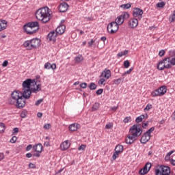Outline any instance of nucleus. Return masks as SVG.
<instances>
[{"instance_id":"obj_50","label":"nucleus","mask_w":175,"mask_h":175,"mask_svg":"<svg viewBox=\"0 0 175 175\" xmlns=\"http://www.w3.org/2000/svg\"><path fill=\"white\" fill-rule=\"evenodd\" d=\"M85 147L86 146L85 145H81L79 148H78V150L79 151H81V150H82V151H84V150H85Z\"/></svg>"},{"instance_id":"obj_63","label":"nucleus","mask_w":175,"mask_h":175,"mask_svg":"<svg viewBox=\"0 0 175 175\" xmlns=\"http://www.w3.org/2000/svg\"><path fill=\"white\" fill-rule=\"evenodd\" d=\"M32 154L31 153H27L26 154V158H31L32 157Z\"/></svg>"},{"instance_id":"obj_55","label":"nucleus","mask_w":175,"mask_h":175,"mask_svg":"<svg viewBox=\"0 0 175 175\" xmlns=\"http://www.w3.org/2000/svg\"><path fill=\"white\" fill-rule=\"evenodd\" d=\"M132 70H133V68H130L129 70L126 71L124 74L123 76H125V75H129Z\"/></svg>"},{"instance_id":"obj_53","label":"nucleus","mask_w":175,"mask_h":175,"mask_svg":"<svg viewBox=\"0 0 175 175\" xmlns=\"http://www.w3.org/2000/svg\"><path fill=\"white\" fill-rule=\"evenodd\" d=\"M29 169H36V165H35V164L30 163L29 164Z\"/></svg>"},{"instance_id":"obj_30","label":"nucleus","mask_w":175,"mask_h":175,"mask_svg":"<svg viewBox=\"0 0 175 175\" xmlns=\"http://www.w3.org/2000/svg\"><path fill=\"white\" fill-rule=\"evenodd\" d=\"M155 131V127H151L149 130H148L145 133L151 137V133Z\"/></svg>"},{"instance_id":"obj_20","label":"nucleus","mask_w":175,"mask_h":175,"mask_svg":"<svg viewBox=\"0 0 175 175\" xmlns=\"http://www.w3.org/2000/svg\"><path fill=\"white\" fill-rule=\"evenodd\" d=\"M139 24L138 21L136 18H133L129 21V25L130 28H136Z\"/></svg>"},{"instance_id":"obj_4","label":"nucleus","mask_w":175,"mask_h":175,"mask_svg":"<svg viewBox=\"0 0 175 175\" xmlns=\"http://www.w3.org/2000/svg\"><path fill=\"white\" fill-rule=\"evenodd\" d=\"M23 31L27 33V35H33L39 31V23L38 21L29 22L24 25Z\"/></svg>"},{"instance_id":"obj_41","label":"nucleus","mask_w":175,"mask_h":175,"mask_svg":"<svg viewBox=\"0 0 175 175\" xmlns=\"http://www.w3.org/2000/svg\"><path fill=\"white\" fill-rule=\"evenodd\" d=\"M118 155H120V153H118V152H116L113 153V154L112 155V158L115 161V159H117V158H118Z\"/></svg>"},{"instance_id":"obj_13","label":"nucleus","mask_w":175,"mask_h":175,"mask_svg":"<svg viewBox=\"0 0 175 175\" xmlns=\"http://www.w3.org/2000/svg\"><path fill=\"white\" fill-rule=\"evenodd\" d=\"M169 59H170V57H165L163 59V66L161 68V70H163L164 69H170L172 68V64H170Z\"/></svg>"},{"instance_id":"obj_17","label":"nucleus","mask_w":175,"mask_h":175,"mask_svg":"<svg viewBox=\"0 0 175 175\" xmlns=\"http://www.w3.org/2000/svg\"><path fill=\"white\" fill-rule=\"evenodd\" d=\"M68 5L66 3H62L59 6L60 13H65L68 10Z\"/></svg>"},{"instance_id":"obj_32","label":"nucleus","mask_w":175,"mask_h":175,"mask_svg":"<svg viewBox=\"0 0 175 175\" xmlns=\"http://www.w3.org/2000/svg\"><path fill=\"white\" fill-rule=\"evenodd\" d=\"M132 6V4L131 3H126V4H122L120 5V8H122V9H129Z\"/></svg>"},{"instance_id":"obj_52","label":"nucleus","mask_w":175,"mask_h":175,"mask_svg":"<svg viewBox=\"0 0 175 175\" xmlns=\"http://www.w3.org/2000/svg\"><path fill=\"white\" fill-rule=\"evenodd\" d=\"M43 101V98L39 99L38 100H37L35 103L36 106H39V105H40V103H42Z\"/></svg>"},{"instance_id":"obj_42","label":"nucleus","mask_w":175,"mask_h":175,"mask_svg":"<svg viewBox=\"0 0 175 175\" xmlns=\"http://www.w3.org/2000/svg\"><path fill=\"white\" fill-rule=\"evenodd\" d=\"M124 66L126 68H128L129 66H131V63H129V61L126 60L124 62Z\"/></svg>"},{"instance_id":"obj_7","label":"nucleus","mask_w":175,"mask_h":175,"mask_svg":"<svg viewBox=\"0 0 175 175\" xmlns=\"http://www.w3.org/2000/svg\"><path fill=\"white\" fill-rule=\"evenodd\" d=\"M42 150L43 146L42 145V144H38L34 145L33 146V151L37 153H33V157H37L38 158H39V157H40V153L42 152Z\"/></svg>"},{"instance_id":"obj_35","label":"nucleus","mask_w":175,"mask_h":175,"mask_svg":"<svg viewBox=\"0 0 175 175\" xmlns=\"http://www.w3.org/2000/svg\"><path fill=\"white\" fill-rule=\"evenodd\" d=\"M96 87H98L96 85V84H95V83H91L90 84V85L88 86V88H90V90H95L96 88Z\"/></svg>"},{"instance_id":"obj_22","label":"nucleus","mask_w":175,"mask_h":175,"mask_svg":"<svg viewBox=\"0 0 175 175\" xmlns=\"http://www.w3.org/2000/svg\"><path fill=\"white\" fill-rule=\"evenodd\" d=\"M8 27V21L5 20H1L0 21V32L1 31H3L4 29H6Z\"/></svg>"},{"instance_id":"obj_40","label":"nucleus","mask_w":175,"mask_h":175,"mask_svg":"<svg viewBox=\"0 0 175 175\" xmlns=\"http://www.w3.org/2000/svg\"><path fill=\"white\" fill-rule=\"evenodd\" d=\"M165 2L161 1V2L158 3L157 4V8H164V7H165Z\"/></svg>"},{"instance_id":"obj_8","label":"nucleus","mask_w":175,"mask_h":175,"mask_svg":"<svg viewBox=\"0 0 175 175\" xmlns=\"http://www.w3.org/2000/svg\"><path fill=\"white\" fill-rule=\"evenodd\" d=\"M119 25L116 22H111L107 26V31L110 33H116L118 31Z\"/></svg>"},{"instance_id":"obj_26","label":"nucleus","mask_w":175,"mask_h":175,"mask_svg":"<svg viewBox=\"0 0 175 175\" xmlns=\"http://www.w3.org/2000/svg\"><path fill=\"white\" fill-rule=\"evenodd\" d=\"M79 126H80V124H72L69 126V130L71 131V132H75V131L79 129Z\"/></svg>"},{"instance_id":"obj_33","label":"nucleus","mask_w":175,"mask_h":175,"mask_svg":"<svg viewBox=\"0 0 175 175\" xmlns=\"http://www.w3.org/2000/svg\"><path fill=\"white\" fill-rule=\"evenodd\" d=\"M128 54V50H125L124 51L120 52L118 53V57H123V55H126Z\"/></svg>"},{"instance_id":"obj_58","label":"nucleus","mask_w":175,"mask_h":175,"mask_svg":"<svg viewBox=\"0 0 175 175\" xmlns=\"http://www.w3.org/2000/svg\"><path fill=\"white\" fill-rule=\"evenodd\" d=\"M105 80L103 78H101L99 81H98V84H100L101 85H103V83H105Z\"/></svg>"},{"instance_id":"obj_45","label":"nucleus","mask_w":175,"mask_h":175,"mask_svg":"<svg viewBox=\"0 0 175 175\" xmlns=\"http://www.w3.org/2000/svg\"><path fill=\"white\" fill-rule=\"evenodd\" d=\"M173 152H174V150H171L170 152H169L167 155L165 156V159H170V155H172V154H173Z\"/></svg>"},{"instance_id":"obj_64","label":"nucleus","mask_w":175,"mask_h":175,"mask_svg":"<svg viewBox=\"0 0 175 175\" xmlns=\"http://www.w3.org/2000/svg\"><path fill=\"white\" fill-rule=\"evenodd\" d=\"M171 118H172V119L174 121L175 120V111H174V113H172Z\"/></svg>"},{"instance_id":"obj_47","label":"nucleus","mask_w":175,"mask_h":175,"mask_svg":"<svg viewBox=\"0 0 175 175\" xmlns=\"http://www.w3.org/2000/svg\"><path fill=\"white\" fill-rule=\"evenodd\" d=\"M10 142V143H16L17 142V137L13 136Z\"/></svg>"},{"instance_id":"obj_37","label":"nucleus","mask_w":175,"mask_h":175,"mask_svg":"<svg viewBox=\"0 0 175 175\" xmlns=\"http://www.w3.org/2000/svg\"><path fill=\"white\" fill-rule=\"evenodd\" d=\"M99 109V103H96L92 107V111H95V110H98Z\"/></svg>"},{"instance_id":"obj_11","label":"nucleus","mask_w":175,"mask_h":175,"mask_svg":"<svg viewBox=\"0 0 175 175\" xmlns=\"http://www.w3.org/2000/svg\"><path fill=\"white\" fill-rule=\"evenodd\" d=\"M43 9H44V7L38 9L35 14L37 20H39V21H42V23H44V12H43Z\"/></svg>"},{"instance_id":"obj_61","label":"nucleus","mask_w":175,"mask_h":175,"mask_svg":"<svg viewBox=\"0 0 175 175\" xmlns=\"http://www.w3.org/2000/svg\"><path fill=\"white\" fill-rule=\"evenodd\" d=\"M9 64V62L7 61V60H5L4 62H3V63L2 64V66H3V67H6V66H8V64Z\"/></svg>"},{"instance_id":"obj_43","label":"nucleus","mask_w":175,"mask_h":175,"mask_svg":"<svg viewBox=\"0 0 175 175\" xmlns=\"http://www.w3.org/2000/svg\"><path fill=\"white\" fill-rule=\"evenodd\" d=\"M169 57H170V58H174L175 57V51H170L169 52Z\"/></svg>"},{"instance_id":"obj_15","label":"nucleus","mask_w":175,"mask_h":175,"mask_svg":"<svg viewBox=\"0 0 175 175\" xmlns=\"http://www.w3.org/2000/svg\"><path fill=\"white\" fill-rule=\"evenodd\" d=\"M30 42H31V47L33 49H38L40 46V39L39 38H33Z\"/></svg>"},{"instance_id":"obj_46","label":"nucleus","mask_w":175,"mask_h":175,"mask_svg":"<svg viewBox=\"0 0 175 175\" xmlns=\"http://www.w3.org/2000/svg\"><path fill=\"white\" fill-rule=\"evenodd\" d=\"M113 126V123H108L105 125V129H111V128Z\"/></svg>"},{"instance_id":"obj_18","label":"nucleus","mask_w":175,"mask_h":175,"mask_svg":"<svg viewBox=\"0 0 175 175\" xmlns=\"http://www.w3.org/2000/svg\"><path fill=\"white\" fill-rule=\"evenodd\" d=\"M143 13V10H140V8H135L133 12V17H137V16H139V18H142Z\"/></svg>"},{"instance_id":"obj_39","label":"nucleus","mask_w":175,"mask_h":175,"mask_svg":"<svg viewBox=\"0 0 175 175\" xmlns=\"http://www.w3.org/2000/svg\"><path fill=\"white\" fill-rule=\"evenodd\" d=\"M163 60H161V61H160L159 62V64H158V65H157V69L159 70H161V68H162L163 66Z\"/></svg>"},{"instance_id":"obj_44","label":"nucleus","mask_w":175,"mask_h":175,"mask_svg":"<svg viewBox=\"0 0 175 175\" xmlns=\"http://www.w3.org/2000/svg\"><path fill=\"white\" fill-rule=\"evenodd\" d=\"M131 116H127L126 117L124 120H123V122H124V124H127V122H129V121H131Z\"/></svg>"},{"instance_id":"obj_49","label":"nucleus","mask_w":175,"mask_h":175,"mask_svg":"<svg viewBox=\"0 0 175 175\" xmlns=\"http://www.w3.org/2000/svg\"><path fill=\"white\" fill-rule=\"evenodd\" d=\"M150 109H152V105L148 104L147 106L144 108V110H147V111H148V110Z\"/></svg>"},{"instance_id":"obj_12","label":"nucleus","mask_w":175,"mask_h":175,"mask_svg":"<svg viewBox=\"0 0 175 175\" xmlns=\"http://www.w3.org/2000/svg\"><path fill=\"white\" fill-rule=\"evenodd\" d=\"M150 169H151V163H146L144 167L139 170V173L141 175L147 174V173L150 172Z\"/></svg>"},{"instance_id":"obj_23","label":"nucleus","mask_w":175,"mask_h":175,"mask_svg":"<svg viewBox=\"0 0 175 175\" xmlns=\"http://www.w3.org/2000/svg\"><path fill=\"white\" fill-rule=\"evenodd\" d=\"M70 147V144L68 142V141L64 142L61 145H60V148L62 150V151H66V150H68Z\"/></svg>"},{"instance_id":"obj_57","label":"nucleus","mask_w":175,"mask_h":175,"mask_svg":"<svg viewBox=\"0 0 175 175\" xmlns=\"http://www.w3.org/2000/svg\"><path fill=\"white\" fill-rule=\"evenodd\" d=\"M81 88H87V83H82L80 84Z\"/></svg>"},{"instance_id":"obj_21","label":"nucleus","mask_w":175,"mask_h":175,"mask_svg":"<svg viewBox=\"0 0 175 175\" xmlns=\"http://www.w3.org/2000/svg\"><path fill=\"white\" fill-rule=\"evenodd\" d=\"M110 76H111V72L110 71V70H105L101 74V77H105V79H106L107 80H109V79H110Z\"/></svg>"},{"instance_id":"obj_3","label":"nucleus","mask_w":175,"mask_h":175,"mask_svg":"<svg viewBox=\"0 0 175 175\" xmlns=\"http://www.w3.org/2000/svg\"><path fill=\"white\" fill-rule=\"evenodd\" d=\"M129 132L130 134L126 137V144H133V143H135V142H136V137H137V136H140L143 131H142L139 124H133L131 127Z\"/></svg>"},{"instance_id":"obj_34","label":"nucleus","mask_w":175,"mask_h":175,"mask_svg":"<svg viewBox=\"0 0 175 175\" xmlns=\"http://www.w3.org/2000/svg\"><path fill=\"white\" fill-rule=\"evenodd\" d=\"M45 140L44 146H46V147H50V137H46Z\"/></svg>"},{"instance_id":"obj_48","label":"nucleus","mask_w":175,"mask_h":175,"mask_svg":"<svg viewBox=\"0 0 175 175\" xmlns=\"http://www.w3.org/2000/svg\"><path fill=\"white\" fill-rule=\"evenodd\" d=\"M114 84L116 85H118L119 84H121V79H118L114 80Z\"/></svg>"},{"instance_id":"obj_56","label":"nucleus","mask_w":175,"mask_h":175,"mask_svg":"<svg viewBox=\"0 0 175 175\" xmlns=\"http://www.w3.org/2000/svg\"><path fill=\"white\" fill-rule=\"evenodd\" d=\"M12 133H13V135H15V133H18V128H17V127L14 128L13 131H12Z\"/></svg>"},{"instance_id":"obj_59","label":"nucleus","mask_w":175,"mask_h":175,"mask_svg":"<svg viewBox=\"0 0 175 175\" xmlns=\"http://www.w3.org/2000/svg\"><path fill=\"white\" fill-rule=\"evenodd\" d=\"M148 123H149L148 121L146 122L145 123H143L142 124V127L144 128V129L147 128V126H148Z\"/></svg>"},{"instance_id":"obj_25","label":"nucleus","mask_w":175,"mask_h":175,"mask_svg":"<svg viewBox=\"0 0 175 175\" xmlns=\"http://www.w3.org/2000/svg\"><path fill=\"white\" fill-rule=\"evenodd\" d=\"M45 69H52L53 70L57 69V65L55 64L46 63L44 65Z\"/></svg>"},{"instance_id":"obj_51","label":"nucleus","mask_w":175,"mask_h":175,"mask_svg":"<svg viewBox=\"0 0 175 175\" xmlns=\"http://www.w3.org/2000/svg\"><path fill=\"white\" fill-rule=\"evenodd\" d=\"M103 93V89H99L96 92V95H102Z\"/></svg>"},{"instance_id":"obj_5","label":"nucleus","mask_w":175,"mask_h":175,"mask_svg":"<svg viewBox=\"0 0 175 175\" xmlns=\"http://www.w3.org/2000/svg\"><path fill=\"white\" fill-rule=\"evenodd\" d=\"M155 175H170V167L161 165L155 170Z\"/></svg>"},{"instance_id":"obj_24","label":"nucleus","mask_w":175,"mask_h":175,"mask_svg":"<svg viewBox=\"0 0 175 175\" xmlns=\"http://www.w3.org/2000/svg\"><path fill=\"white\" fill-rule=\"evenodd\" d=\"M23 46L27 49V50H32L33 47L31 46V40H27L23 43Z\"/></svg>"},{"instance_id":"obj_1","label":"nucleus","mask_w":175,"mask_h":175,"mask_svg":"<svg viewBox=\"0 0 175 175\" xmlns=\"http://www.w3.org/2000/svg\"><path fill=\"white\" fill-rule=\"evenodd\" d=\"M31 96L20 91H14L11 94V98L8 99L10 105H16L17 109H23L25 107L26 99H29Z\"/></svg>"},{"instance_id":"obj_6","label":"nucleus","mask_w":175,"mask_h":175,"mask_svg":"<svg viewBox=\"0 0 175 175\" xmlns=\"http://www.w3.org/2000/svg\"><path fill=\"white\" fill-rule=\"evenodd\" d=\"M166 91H167V88L165 85H163L160 87L159 89L155 90L152 92L151 95L153 97L155 96H163L166 94Z\"/></svg>"},{"instance_id":"obj_31","label":"nucleus","mask_w":175,"mask_h":175,"mask_svg":"<svg viewBox=\"0 0 175 175\" xmlns=\"http://www.w3.org/2000/svg\"><path fill=\"white\" fill-rule=\"evenodd\" d=\"M52 128H53V125L50 123H47L44 124V129H46V131H51Z\"/></svg>"},{"instance_id":"obj_38","label":"nucleus","mask_w":175,"mask_h":175,"mask_svg":"<svg viewBox=\"0 0 175 175\" xmlns=\"http://www.w3.org/2000/svg\"><path fill=\"white\" fill-rule=\"evenodd\" d=\"M168 58H170V59H168L170 65H175V57H168Z\"/></svg>"},{"instance_id":"obj_10","label":"nucleus","mask_w":175,"mask_h":175,"mask_svg":"<svg viewBox=\"0 0 175 175\" xmlns=\"http://www.w3.org/2000/svg\"><path fill=\"white\" fill-rule=\"evenodd\" d=\"M125 18H129V14L128 12H125L124 14L118 16L113 23H116L118 25H121L124 24V20Z\"/></svg>"},{"instance_id":"obj_2","label":"nucleus","mask_w":175,"mask_h":175,"mask_svg":"<svg viewBox=\"0 0 175 175\" xmlns=\"http://www.w3.org/2000/svg\"><path fill=\"white\" fill-rule=\"evenodd\" d=\"M23 89L22 93L26 94L31 96L32 92H36L39 90V85L36 83L35 79H27L22 83Z\"/></svg>"},{"instance_id":"obj_28","label":"nucleus","mask_w":175,"mask_h":175,"mask_svg":"<svg viewBox=\"0 0 175 175\" xmlns=\"http://www.w3.org/2000/svg\"><path fill=\"white\" fill-rule=\"evenodd\" d=\"M144 118H146V116L141 115L136 118L135 122H137V124H139V122H142L143 120H144Z\"/></svg>"},{"instance_id":"obj_16","label":"nucleus","mask_w":175,"mask_h":175,"mask_svg":"<svg viewBox=\"0 0 175 175\" xmlns=\"http://www.w3.org/2000/svg\"><path fill=\"white\" fill-rule=\"evenodd\" d=\"M66 27L65 25H61L60 26H58L55 29V35H62L65 32Z\"/></svg>"},{"instance_id":"obj_60","label":"nucleus","mask_w":175,"mask_h":175,"mask_svg":"<svg viewBox=\"0 0 175 175\" xmlns=\"http://www.w3.org/2000/svg\"><path fill=\"white\" fill-rule=\"evenodd\" d=\"M32 145L29 144L26 147V151H30L32 149Z\"/></svg>"},{"instance_id":"obj_36","label":"nucleus","mask_w":175,"mask_h":175,"mask_svg":"<svg viewBox=\"0 0 175 175\" xmlns=\"http://www.w3.org/2000/svg\"><path fill=\"white\" fill-rule=\"evenodd\" d=\"M5 131V123H0V133H3Z\"/></svg>"},{"instance_id":"obj_62","label":"nucleus","mask_w":175,"mask_h":175,"mask_svg":"<svg viewBox=\"0 0 175 175\" xmlns=\"http://www.w3.org/2000/svg\"><path fill=\"white\" fill-rule=\"evenodd\" d=\"M95 42V41L94 40H91L89 42L88 44L90 47H92V44H94V43Z\"/></svg>"},{"instance_id":"obj_9","label":"nucleus","mask_w":175,"mask_h":175,"mask_svg":"<svg viewBox=\"0 0 175 175\" xmlns=\"http://www.w3.org/2000/svg\"><path fill=\"white\" fill-rule=\"evenodd\" d=\"M44 23L46 24V23H49V20H51L53 17V12L47 6L44 7Z\"/></svg>"},{"instance_id":"obj_27","label":"nucleus","mask_w":175,"mask_h":175,"mask_svg":"<svg viewBox=\"0 0 175 175\" xmlns=\"http://www.w3.org/2000/svg\"><path fill=\"white\" fill-rule=\"evenodd\" d=\"M115 151L116 152H118L119 154H121V152H122V151H124V146L122 145L116 146V147L115 148Z\"/></svg>"},{"instance_id":"obj_19","label":"nucleus","mask_w":175,"mask_h":175,"mask_svg":"<svg viewBox=\"0 0 175 175\" xmlns=\"http://www.w3.org/2000/svg\"><path fill=\"white\" fill-rule=\"evenodd\" d=\"M150 139H151V137L150 135H148V134H146V133H144V134L140 139V143H142V144H146V143H147L148 140H150Z\"/></svg>"},{"instance_id":"obj_54","label":"nucleus","mask_w":175,"mask_h":175,"mask_svg":"<svg viewBox=\"0 0 175 175\" xmlns=\"http://www.w3.org/2000/svg\"><path fill=\"white\" fill-rule=\"evenodd\" d=\"M159 57H163V55H165V50H161L159 52Z\"/></svg>"},{"instance_id":"obj_14","label":"nucleus","mask_w":175,"mask_h":175,"mask_svg":"<svg viewBox=\"0 0 175 175\" xmlns=\"http://www.w3.org/2000/svg\"><path fill=\"white\" fill-rule=\"evenodd\" d=\"M55 31H52L49 33V34L46 36V40L48 42H55L57 38V34H55Z\"/></svg>"},{"instance_id":"obj_29","label":"nucleus","mask_w":175,"mask_h":175,"mask_svg":"<svg viewBox=\"0 0 175 175\" xmlns=\"http://www.w3.org/2000/svg\"><path fill=\"white\" fill-rule=\"evenodd\" d=\"M75 61L78 64H80V62H83V61H84V58L81 55H79L75 57Z\"/></svg>"}]
</instances>
